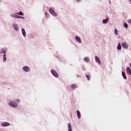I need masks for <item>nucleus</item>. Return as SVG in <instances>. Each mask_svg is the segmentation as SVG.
<instances>
[{"label": "nucleus", "instance_id": "obj_1", "mask_svg": "<svg viewBox=\"0 0 131 131\" xmlns=\"http://www.w3.org/2000/svg\"><path fill=\"white\" fill-rule=\"evenodd\" d=\"M9 106L12 107H17L18 104L15 101H10L9 102Z\"/></svg>", "mask_w": 131, "mask_h": 131}, {"label": "nucleus", "instance_id": "obj_2", "mask_svg": "<svg viewBox=\"0 0 131 131\" xmlns=\"http://www.w3.org/2000/svg\"><path fill=\"white\" fill-rule=\"evenodd\" d=\"M122 46L125 49H127L128 48V45L126 42L122 43Z\"/></svg>", "mask_w": 131, "mask_h": 131}, {"label": "nucleus", "instance_id": "obj_3", "mask_svg": "<svg viewBox=\"0 0 131 131\" xmlns=\"http://www.w3.org/2000/svg\"><path fill=\"white\" fill-rule=\"evenodd\" d=\"M51 73L53 74V75L56 78H57L58 77L57 73L55 70H51Z\"/></svg>", "mask_w": 131, "mask_h": 131}, {"label": "nucleus", "instance_id": "obj_4", "mask_svg": "<svg viewBox=\"0 0 131 131\" xmlns=\"http://www.w3.org/2000/svg\"><path fill=\"white\" fill-rule=\"evenodd\" d=\"M2 126L3 127H7L10 126V123L8 122H3L2 123Z\"/></svg>", "mask_w": 131, "mask_h": 131}, {"label": "nucleus", "instance_id": "obj_5", "mask_svg": "<svg viewBox=\"0 0 131 131\" xmlns=\"http://www.w3.org/2000/svg\"><path fill=\"white\" fill-rule=\"evenodd\" d=\"M49 12L53 16H56V13L51 8H49Z\"/></svg>", "mask_w": 131, "mask_h": 131}, {"label": "nucleus", "instance_id": "obj_6", "mask_svg": "<svg viewBox=\"0 0 131 131\" xmlns=\"http://www.w3.org/2000/svg\"><path fill=\"white\" fill-rule=\"evenodd\" d=\"M23 70L26 72H28L30 71V68L28 66H24L23 67Z\"/></svg>", "mask_w": 131, "mask_h": 131}, {"label": "nucleus", "instance_id": "obj_7", "mask_svg": "<svg viewBox=\"0 0 131 131\" xmlns=\"http://www.w3.org/2000/svg\"><path fill=\"white\" fill-rule=\"evenodd\" d=\"M126 73L127 74L131 75V69L129 67L126 68Z\"/></svg>", "mask_w": 131, "mask_h": 131}, {"label": "nucleus", "instance_id": "obj_8", "mask_svg": "<svg viewBox=\"0 0 131 131\" xmlns=\"http://www.w3.org/2000/svg\"><path fill=\"white\" fill-rule=\"evenodd\" d=\"M1 53L2 54H4V55H6V53H7V48H3L1 49Z\"/></svg>", "mask_w": 131, "mask_h": 131}, {"label": "nucleus", "instance_id": "obj_9", "mask_svg": "<svg viewBox=\"0 0 131 131\" xmlns=\"http://www.w3.org/2000/svg\"><path fill=\"white\" fill-rule=\"evenodd\" d=\"M75 38H76V40L78 42H79V43H81V39H80V38L79 37V36H76L75 37Z\"/></svg>", "mask_w": 131, "mask_h": 131}, {"label": "nucleus", "instance_id": "obj_10", "mask_svg": "<svg viewBox=\"0 0 131 131\" xmlns=\"http://www.w3.org/2000/svg\"><path fill=\"white\" fill-rule=\"evenodd\" d=\"M11 16L14 17V18H21L22 17L21 16H18V15H15V14H13V15H11Z\"/></svg>", "mask_w": 131, "mask_h": 131}, {"label": "nucleus", "instance_id": "obj_11", "mask_svg": "<svg viewBox=\"0 0 131 131\" xmlns=\"http://www.w3.org/2000/svg\"><path fill=\"white\" fill-rule=\"evenodd\" d=\"M13 28L16 31H18L19 30V28L18 27V25H17L16 24L13 25Z\"/></svg>", "mask_w": 131, "mask_h": 131}, {"label": "nucleus", "instance_id": "obj_12", "mask_svg": "<svg viewBox=\"0 0 131 131\" xmlns=\"http://www.w3.org/2000/svg\"><path fill=\"white\" fill-rule=\"evenodd\" d=\"M95 59L97 63H98L99 64H100V60H99V58L97 56H95Z\"/></svg>", "mask_w": 131, "mask_h": 131}, {"label": "nucleus", "instance_id": "obj_13", "mask_svg": "<svg viewBox=\"0 0 131 131\" xmlns=\"http://www.w3.org/2000/svg\"><path fill=\"white\" fill-rule=\"evenodd\" d=\"M71 88L73 89V90H74L75 89H77L78 86L76 84H73L71 85Z\"/></svg>", "mask_w": 131, "mask_h": 131}, {"label": "nucleus", "instance_id": "obj_14", "mask_svg": "<svg viewBox=\"0 0 131 131\" xmlns=\"http://www.w3.org/2000/svg\"><path fill=\"white\" fill-rule=\"evenodd\" d=\"M21 31H22V34L24 36V37H26V34L25 30L24 28H22Z\"/></svg>", "mask_w": 131, "mask_h": 131}, {"label": "nucleus", "instance_id": "obj_15", "mask_svg": "<svg viewBox=\"0 0 131 131\" xmlns=\"http://www.w3.org/2000/svg\"><path fill=\"white\" fill-rule=\"evenodd\" d=\"M77 113L78 118L79 119H80V118H81V113H80V111L79 110H77Z\"/></svg>", "mask_w": 131, "mask_h": 131}, {"label": "nucleus", "instance_id": "obj_16", "mask_svg": "<svg viewBox=\"0 0 131 131\" xmlns=\"http://www.w3.org/2000/svg\"><path fill=\"white\" fill-rule=\"evenodd\" d=\"M122 76H123V77L124 79H127V77L126 76V74H125V72H124V71H122Z\"/></svg>", "mask_w": 131, "mask_h": 131}, {"label": "nucleus", "instance_id": "obj_17", "mask_svg": "<svg viewBox=\"0 0 131 131\" xmlns=\"http://www.w3.org/2000/svg\"><path fill=\"white\" fill-rule=\"evenodd\" d=\"M83 60L86 62H89L90 60L89 58L88 57H85V58H84Z\"/></svg>", "mask_w": 131, "mask_h": 131}, {"label": "nucleus", "instance_id": "obj_18", "mask_svg": "<svg viewBox=\"0 0 131 131\" xmlns=\"http://www.w3.org/2000/svg\"><path fill=\"white\" fill-rule=\"evenodd\" d=\"M68 130L69 131H72L71 125L70 123H68Z\"/></svg>", "mask_w": 131, "mask_h": 131}, {"label": "nucleus", "instance_id": "obj_19", "mask_svg": "<svg viewBox=\"0 0 131 131\" xmlns=\"http://www.w3.org/2000/svg\"><path fill=\"white\" fill-rule=\"evenodd\" d=\"M108 21V18H106V19H105L103 20V23L104 24H107Z\"/></svg>", "mask_w": 131, "mask_h": 131}, {"label": "nucleus", "instance_id": "obj_20", "mask_svg": "<svg viewBox=\"0 0 131 131\" xmlns=\"http://www.w3.org/2000/svg\"><path fill=\"white\" fill-rule=\"evenodd\" d=\"M7 61V57L6 56V54L3 55V62Z\"/></svg>", "mask_w": 131, "mask_h": 131}, {"label": "nucleus", "instance_id": "obj_21", "mask_svg": "<svg viewBox=\"0 0 131 131\" xmlns=\"http://www.w3.org/2000/svg\"><path fill=\"white\" fill-rule=\"evenodd\" d=\"M117 49L119 50H120L121 49V43H119L118 47H117Z\"/></svg>", "mask_w": 131, "mask_h": 131}, {"label": "nucleus", "instance_id": "obj_22", "mask_svg": "<svg viewBox=\"0 0 131 131\" xmlns=\"http://www.w3.org/2000/svg\"><path fill=\"white\" fill-rule=\"evenodd\" d=\"M16 14H18V15H20V16H23L24 15V13L23 12H21V11H20L18 13H16Z\"/></svg>", "mask_w": 131, "mask_h": 131}, {"label": "nucleus", "instance_id": "obj_23", "mask_svg": "<svg viewBox=\"0 0 131 131\" xmlns=\"http://www.w3.org/2000/svg\"><path fill=\"white\" fill-rule=\"evenodd\" d=\"M115 34L116 35H118V32L116 28L115 29Z\"/></svg>", "mask_w": 131, "mask_h": 131}, {"label": "nucleus", "instance_id": "obj_24", "mask_svg": "<svg viewBox=\"0 0 131 131\" xmlns=\"http://www.w3.org/2000/svg\"><path fill=\"white\" fill-rule=\"evenodd\" d=\"M86 77L88 80L89 81H90V79H91V76H90V75H86Z\"/></svg>", "mask_w": 131, "mask_h": 131}, {"label": "nucleus", "instance_id": "obj_25", "mask_svg": "<svg viewBox=\"0 0 131 131\" xmlns=\"http://www.w3.org/2000/svg\"><path fill=\"white\" fill-rule=\"evenodd\" d=\"M124 27L126 29L128 27V25L126 23L124 24Z\"/></svg>", "mask_w": 131, "mask_h": 131}, {"label": "nucleus", "instance_id": "obj_26", "mask_svg": "<svg viewBox=\"0 0 131 131\" xmlns=\"http://www.w3.org/2000/svg\"><path fill=\"white\" fill-rule=\"evenodd\" d=\"M128 23L131 24V19H128Z\"/></svg>", "mask_w": 131, "mask_h": 131}, {"label": "nucleus", "instance_id": "obj_27", "mask_svg": "<svg viewBox=\"0 0 131 131\" xmlns=\"http://www.w3.org/2000/svg\"><path fill=\"white\" fill-rule=\"evenodd\" d=\"M16 102H20V100H19L18 99H17V100H16Z\"/></svg>", "mask_w": 131, "mask_h": 131}, {"label": "nucleus", "instance_id": "obj_28", "mask_svg": "<svg viewBox=\"0 0 131 131\" xmlns=\"http://www.w3.org/2000/svg\"><path fill=\"white\" fill-rule=\"evenodd\" d=\"M80 1H81V0H77V2H79Z\"/></svg>", "mask_w": 131, "mask_h": 131}, {"label": "nucleus", "instance_id": "obj_29", "mask_svg": "<svg viewBox=\"0 0 131 131\" xmlns=\"http://www.w3.org/2000/svg\"><path fill=\"white\" fill-rule=\"evenodd\" d=\"M129 67H130V68H131V63L129 64Z\"/></svg>", "mask_w": 131, "mask_h": 131}]
</instances>
